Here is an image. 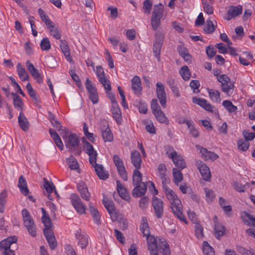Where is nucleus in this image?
<instances>
[{"label": "nucleus", "mask_w": 255, "mask_h": 255, "mask_svg": "<svg viewBox=\"0 0 255 255\" xmlns=\"http://www.w3.org/2000/svg\"><path fill=\"white\" fill-rule=\"evenodd\" d=\"M41 220L44 225V229H43V231L45 230L46 229L51 230V228L52 227L53 225L50 217L47 216V218H45L44 219H42Z\"/></svg>", "instance_id": "63"}, {"label": "nucleus", "mask_w": 255, "mask_h": 255, "mask_svg": "<svg viewBox=\"0 0 255 255\" xmlns=\"http://www.w3.org/2000/svg\"><path fill=\"white\" fill-rule=\"evenodd\" d=\"M67 163L71 170H76L78 169L79 164L76 159L73 156H70V157L67 159Z\"/></svg>", "instance_id": "53"}, {"label": "nucleus", "mask_w": 255, "mask_h": 255, "mask_svg": "<svg viewBox=\"0 0 255 255\" xmlns=\"http://www.w3.org/2000/svg\"><path fill=\"white\" fill-rule=\"evenodd\" d=\"M192 102L207 112L211 113H213L214 112V106H212L206 99L194 97L192 98Z\"/></svg>", "instance_id": "14"}, {"label": "nucleus", "mask_w": 255, "mask_h": 255, "mask_svg": "<svg viewBox=\"0 0 255 255\" xmlns=\"http://www.w3.org/2000/svg\"><path fill=\"white\" fill-rule=\"evenodd\" d=\"M18 186L22 194L26 196L28 194L29 190L27 183L22 175H21L19 178Z\"/></svg>", "instance_id": "38"}, {"label": "nucleus", "mask_w": 255, "mask_h": 255, "mask_svg": "<svg viewBox=\"0 0 255 255\" xmlns=\"http://www.w3.org/2000/svg\"><path fill=\"white\" fill-rule=\"evenodd\" d=\"M156 119L158 122L160 123H163L166 125L169 124V121L165 116L164 113L161 111H159L153 114Z\"/></svg>", "instance_id": "43"}, {"label": "nucleus", "mask_w": 255, "mask_h": 255, "mask_svg": "<svg viewBox=\"0 0 255 255\" xmlns=\"http://www.w3.org/2000/svg\"><path fill=\"white\" fill-rule=\"evenodd\" d=\"M216 26L213 24V22L210 19L207 20L206 24L204 28V30L207 33H212L215 30Z\"/></svg>", "instance_id": "56"}, {"label": "nucleus", "mask_w": 255, "mask_h": 255, "mask_svg": "<svg viewBox=\"0 0 255 255\" xmlns=\"http://www.w3.org/2000/svg\"><path fill=\"white\" fill-rule=\"evenodd\" d=\"M142 174L139 169H134L132 175V184L135 187L132 191L133 197L137 198L145 194L147 190V182H142Z\"/></svg>", "instance_id": "2"}, {"label": "nucleus", "mask_w": 255, "mask_h": 255, "mask_svg": "<svg viewBox=\"0 0 255 255\" xmlns=\"http://www.w3.org/2000/svg\"><path fill=\"white\" fill-rule=\"evenodd\" d=\"M116 184L117 191L121 197L126 201H129L130 199V195L127 192L126 188L122 185L119 180L117 181Z\"/></svg>", "instance_id": "26"}, {"label": "nucleus", "mask_w": 255, "mask_h": 255, "mask_svg": "<svg viewBox=\"0 0 255 255\" xmlns=\"http://www.w3.org/2000/svg\"><path fill=\"white\" fill-rule=\"evenodd\" d=\"M152 205L156 217L161 218L164 214V206L163 201L157 197H153L152 199Z\"/></svg>", "instance_id": "8"}, {"label": "nucleus", "mask_w": 255, "mask_h": 255, "mask_svg": "<svg viewBox=\"0 0 255 255\" xmlns=\"http://www.w3.org/2000/svg\"><path fill=\"white\" fill-rule=\"evenodd\" d=\"M157 250L162 251V253L164 255H170V249L167 242L163 238L158 239Z\"/></svg>", "instance_id": "25"}, {"label": "nucleus", "mask_w": 255, "mask_h": 255, "mask_svg": "<svg viewBox=\"0 0 255 255\" xmlns=\"http://www.w3.org/2000/svg\"><path fill=\"white\" fill-rule=\"evenodd\" d=\"M173 181L176 186H178L180 182L183 180V176L181 170L174 168L172 169Z\"/></svg>", "instance_id": "42"}, {"label": "nucleus", "mask_w": 255, "mask_h": 255, "mask_svg": "<svg viewBox=\"0 0 255 255\" xmlns=\"http://www.w3.org/2000/svg\"><path fill=\"white\" fill-rule=\"evenodd\" d=\"M203 252L205 255H215L213 248H212L207 241L203 243Z\"/></svg>", "instance_id": "51"}, {"label": "nucleus", "mask_w": 255, "mask_h": 255, "mask_svg": "<svg viewBox=\"0 0 255 255\" xmlns=\"http://www.w3.org/2000/svg\"><path fill=\"white\" fill-rule=\"evenodd\" d=\"M77 190L81 197L86 201H89L90 193L88 191L86 184L82 181H80L77 185Z\"/></svg>", "instance_id": "15"}, {"label": "nucleus", "mask_w": 255, "mask_h": 255, "mask_svg": "<svg viewBox=\"0 0 255 255\" xmlns=\"http://www.w3.org/2000/svg\"><path fill=\"white\" fill-rule=\"evenodd\" d=\"M243 135L247 141L252 140L255 137V134L253 132H249V130H244Z\"/></svg>", "instance_id": "64"}, {"label": "nucleus", "mask_w": 255, "mask_h": 255, "mask_svg": "<svg viewBox=\"0 0 255 255\" xmlns=\"http://www.w3.org/2000/svg\"><path fill=\"white\" fill-rule=\"evenodd\" d=\"M130 159L135 169H139L141 167L142 158L140 153L137 150H133L130 153Z\"/></svg>", "instance_id": "18"}, {"label": "nucleus", "mask_w": 255, "mask_h": 255, "mask_svg": "<svg viewBox=\"0 0 255 255\" xmlns=\"http://www.w3.org/2000/svg\"><path fill=\"white\" fill-rule=\"evenodd\" d=\"M18 122L21 129L26 131L29 128V122L22 112H20L18 117Z\"/></svg>", "instance_id": "33"}, {"label": "nucleus", "mask_w": 255, "mask_h": 255, "mask_svg": "<svg viewBox=\"0 0 255 255\" xmlns=\"http://www.w3.org/2000/svg\"><path fill=\"white\" fill-rule=\"evenodd\" d=\"M177 49L179 54L186 62H191L192 57L189 53L188 50L185 47L182 45H180L178 47Z\"/></svg>", "instance_id": "32"}, {"label": "nucleus", "mask_w": 255, "mask_h": 255, "mask_svg": "<svg viewBox=\"0 0 255 255\" xmlns=\"http://www.w3.org/2000/svg\"><path fill=\"white\" fill-rule=\"evenodd\" d=\"M103 203L108 212L115 208L113 201L108 198L104 197Z\"/></svg>", "instance_id": "54"}, {"label": "nucleus", "mask_w": 255, "mask_h": 255, "mask_svg": "<svg viewBox=\"0 0 255 255\" xmlns=\"http://www.w3.org/2000/svg\"><path fill=\"white\" fill-rule=\"evenodd\" d=\"M174 165L179 170H182L187 167L186 162L183 157L180 154H177L173 158H171Z\"/></svg>", "instance_id": "29"}, {"label": "nucleus", "mask_w": 255, "mask_h": 255, "mask_svg": "<svg viewBox=\"0 0 255 255\" xmlns=\"http://www.w3.org/2000/svg\"><path fill=\"white\" fill-rule=\"evenodd\" d=\"M155 38V41L153 43V52L154 56L159 61L161 49L163 42V35L160 32H156Z\"/></svg>", "instance_id": "6"}, {"label": "nucleus", "mask_w": 255, "mask_h": 255, "mask_svg": "<svg viewBox=\"0 0 255 255\" xmlns=\"http://www.w3.org/2000/svg\"><path fill=\"white\" fill-rule=\"evenodd\" d=\"M200 153L202 154V157L205 160L211 159L212 160H216L219 156L215 153L208 151L206 148L201 147Z\"/></svg>", "instance_id": "31"}, {"label": "nucleus", "mask_w": 255, "mask_h": 255, "mask_svg": "<svg viewBox=\"0 0 255 255\" xmlns=\"http://www.w3.org/2000/svg\"><path fill=\"white\" fill-rule=\"evenodd\" d=\"M111 111L113 117L118 124H121L122 122V114L121 110L118 104L112 105Z\"/></svg>", "instance_id": "30"}, {"label": "nucleus", "mask_w": 255, "mask_h": 255, "mask_svg": "<svg viewBox=\"0 0 255 255\" xmlns=\"http://www.w3.org/2000/svg\"><path fill=\"white\" fill-rule=\"evenodd\" d=\"M99 81L104 86L106 90H107V91H111V83L110 81L107 79L106 77L99 79Z\"/></svg>", "instance_id": "59"}, {"label": "nucleus", "mask_w": 255, "mask_h": 255, "mask_svg": "<svg viewBox=\"0 0 255 255\" xmlns=\"http://www.w3.org/2000/svg\"><path fill=\"white\" fill-rule=\"evenodd\" d=\"M164 8L162 4L159 3L154 5L151 17V24L152 29L156 30L160 24V20L162 17Z\"/></svg>", "instance_id": "3"}, {"label": "nucleus", "mask_w": 255, "mask_h": 255, "mask_svg": "<svg viewBox=\"0 0 255 255\" xmlns=\"http://www.w3.org/2000/svg\"><path fill=\"white\" fill-rule=\"evenodd\" d=\"M234 87V84L231 83V82L221 85L222 91L227 94H229V93H230V91L233 90Z\"/></svg>", "instance_id": "62"}, {"label": "nucleus", "mask_w": 255, "mask_h": 255, "mask_svg": "<svg viewBox=\"0 0 255 255\" xmlns=\"http://www.w3.org/2000/svg\"><path fill=\"white\" fill-rule=\"evenodd\" d=\"M158 176L162 180V184L165 185V183L169 181V179L167 176V168L165 164L160 163L159 164L157 169Z\"/></svg>", "instance_id": "21"}, {"label": "nucleus", "mask_w": 255, "mask_h": 255, "mask_svg": "<svg viewBox=\"0 0 255 255\" xmlns=\"http://www.w3.org/2000/svg\"><path fill=\"white\" fill-rule=\"evenodd\" d=\"M222 105L229 113L236 114L237 107L234 106L230 101H223Z\"/></svg>", "instance_id": "46"}, {"label": "nucleus", "mask_w": 255, "mask_h": 255, "mask_svg": "<svg viewBox=\"0 0 255 255\" xmlns=\"http://www.w3.org/2000/svg\"><path fill=\"white\" fill-rule=\"evenodd\" d=\"M49 132L56 146L60 150H63V144L58 133L52 128L49 129Z\"/></svg>", "instance_id": "34"}, {"label": "nucleus", "mask_w": 255, "mask_h": 255, "mask_svg": "<svg viewBox=\"0 0 255 255\" xmlns=\"http://www.w3.org/2000/svg\"><path fill=\"white\" fill-rule=\"evenodd\" d=\"M244 222L248 226H253L255 227V218L249 213H245V217H243Z\"/></svg>", "instance_id": "49"}, {"label": "nucleus", "mask_w": 255, "mask_h": 255, "mask_svg": "<svg viewBox=\"0 0 255 255\" xmlns=\"http://www.w3.org/2000/svg\"><path fill=\"white\" fill-rule=\"evenodd\" d=\"M152 6L151 0H145L143 3V9L144 12L149 14Z\"/></svg>", "instance_id": "58"}, {"label": "nucleus", "mask_w": 255, "mask_h": 255, "mask_svg": "<svg viewBox=\"0 0 255 255\" xmlns=\"http://www.w3.org/2000/svg\"><path fill=\"white\" fill-rule=\"evenodd\" d=\"M196 166L201 175L203 179L205 181H208L211 179V173L209 168L205 163L201 160L196 161Z\"/></svg>", "instance_id": "12"}, {"label": "nucleus", "mask_w": 255, "mask_h": 255, "mask_svg": "<svg viewBox=\"0 0 255 255\" xmlns=\"http://www.w3.org/2000/svg\"><path fill=\"white\" fill-rule=\"evenodd\" d=\"M164 150L166 152V154L167 155L170 159L173 158L178 154L173 147L170 145L165 146Z\"/></svg>", "instance_id": "52"}, {"label": "nucleus", "mask_w": 255, "mask_h": 255, "mask_svg": "<svg viewBox=\"0 0 255 255\" xmlns=\"http://www.w3.org/2000/svg\"><path fill=\"white\" fill-rule=\"evenodd\" d=\"M43 234L48 243L50 248L51 250L55 249L57 244L52 230L46 229L43 231Z\"/></svg>", "instance_id": "16"}, {"label": "nucleus", "mask_w": 255, "mask_h": 255, "mask_svg": "<svg viewBox=\"0 0 255 255\" xmlns=\"http://www.w3.org/2000/svg\"><path fill=\"white\" fill-rule=\"evenodd\" d=\"M70 200L72 205L77 213L82 215L85 214L86 206L77 194L75 193L71 194Z\"/></svg>", "instance_id": "5"}, {"label": "nucleus", "mask_w": 255, "mask_h": 255, "mask_svg": "<svg viewBox=\"0 0 255 255\" xmlns=\"http://www.w3.org/2000/svg\"><path fill=\"white\" fill-rule=\"evenodd\" d=\"M47 27L49 29L51 35L56 39H60L61 38V35L58 29V27L54 22H53L52 24H50L47 26Z\"/></svg>", "instance_id": "40"}, {"label": "nucleus", "mask_w": 255, "mask_h": 255, "mask_svg": "<svg viewBox=\"0 0 255 255\" xmlns=\"http://www.w3.org/2000/svg\"><path fill=\"white\" fill-rule=\"evenodd\" d=\"M65 140L66 146L68 148L75 147L78 146L80 142V139L76 134L71 133L69 136L66 135Z\"/></svg>", "instance_id": "20"}, {"label": "nucleus", "mask_w": 255, "mask_h": 255, "mask_svg": "<svg viewBox=\"0 0 255 255\" xmlns=\"http://www.w3.org/2000/svg\"><path fill=\"white\" fill-rule=\"evenodd\" d=\"M238 148L239 150L242 151H247L250 146V143L246 140H244L243 139H239L237 142Z\"/></svg>", "instance_id": "50"}, {"label": "nucleus", "mask_w": 255, "mask_h": 255, "mask_svg": "<svg viewBox=\"0 0 255 255\" xmlns=\"http://www.w3.org/2000/svg\"><path fill=\"white\" fill-rule=\"evenodd\" d=\"M75 237L77 241V244L82 249H85L89 243V236L80 229L75 233Z\"/></svg>", "instance_id": "11"}, {"label": "nucleus", "mask_w": 255, "mask_h": 255, "mask_svg": "<svg viewBox=\"0 0 255 255\" xmlns=\"http://www.w3.org/2000/svg\"><path fill=\"white\" fill-rule=\"evenodd\" d=\"M15 236L8 237L0 242V249L3 255L9 253V252H14L10 249L11 246L17 241Z\"/></svg>", "instance_id": "9"}, {"label": "nucleus", "mask_w": 255, "mask_h": 255, "mask_svg": "<svg viewBox=\"0 0 255 255\" xmlns=\"http://www.w3.org/2000/svg\"><path fill=\"white\" fill-rule=\"evenodd\" d=\"M195 232L197 238L202 239L203 237V228L200 224H196L195 227Z\"/></svg>", "instance_id": "60"}, {"label": "nucleus", "mask_w": 255, "mask_h": 255, "mask_svg": "<svg viewBox=\"0 0 255 255\" xmlns=\"http://www.w3.org/2000/svg\"><path fill=\"white\" fill-rule=\"evenodd\" d=\"M11 95L13 96V105L15 108H20L22 110L23 104L20 97L15 93H11Z\"/></svg>", "instance_id": "48"}, {"label": "nucleus", "mask_w": 255, "mask_h": 255, "mask_svg": "<svg viewBox=\"0 0 255 255\" xmlns=\"http://www.w3.org/2000/svg\"><path fill=\"white\" fill-rule=\"evenodd\" d=\"M89 205L90 212L93 217L94 223L97 225H100L101 224L100 215L99 211L91 203H89Z\"/></svg>", "instance_id": "37"}, {"label": "nucleus", "mask_w": 255, "mask_h": 255, "mask_svg": "<svg viewBox=\"0 0 255 255\" xmlns=\"http://www.w3.org/2000/svg\"><path fill=\"white\" fill-rule=\"evenodd\" d=\"M113 161L121 178H122L124 180L127 181L128 179V174L124 165L122 159L120 158L119 155H114L113 156Z\"/></svg>", "instance_id": "10"}, {"label": "nucleus", "mask_w": 255, "mask_h": 255, "mask_svg": "<svg viewBox=\"0 0 255 255\" xmlns=\"http://www.w3.org/2000/svg\"><path fill=\"white\" fill-rule=\"evenodd\" d=\"M148 249L150 254H152L157 252V242L158 240L153 236L147 237Z\"/></svg>", "instance_id": "24"}, {"label": "nucleus", "mask_w": 255, "mask_h": 255, "mask_svg": "<svg viewBox=\"0 0 255 255\" xmlns=\"http://www.w3.org/2000/svg\"><path fill=\"white\" fill-rule=\"evenodd\" d=\"M142 223L140 226V230L143 236L148 237L150 235L149 227L145 217H142L141 220Z\"/></svg>", "instance_id": "45"}, {"label": "nucleus", "mask_w": 255, "mask_h": 255, "mask_svg": "<svg viewBox=\"0 0 255 255\" xmlns=\"http://www.w3.org/2000/svg\"><path fill=\"white\" fill-rule=\"evenodd\" d=\"M23 224L29 234L32 237H35L36 231L33 219L31 217L23 219Z\"/></svg>", "instance_id": "17"}, {"label": "nucleus", "mask_w": 255, "mask_h": 255, "mask_svg": "<svg viewBox=\"0 0 255 255\" xmlns=\"http://www.w3.org/2000/svg\"><path fill=\"white\" fill-rule=\"evenodd\" d=\"M180 74L182 78L185 81L189 80L191 77L190 71L187 66H183L181 68Z\"/></svg>", "instance_id": "47"}, {"label": "nucleus", "mask_w": 255, "mask_h": 255, "mask_svg": "<svg viewBox=\"0 0 255 255\" xmlns=\"http://www.w3.org/2000/svg\"><path fill=\"white\" fill-rule=\"evenodd\" d=\"M85 87L88 92L90 100L93 104H97L99 101L97 90L96 87L93 85L92 81L88 78L86 79Z\"/></svg>", "instance_id": "7"}, {"label": "nucleus", "mask_w": 255, "mask_h": 255, "mask_svg": "<svg viewBox=\"0 0 255 255\" xmlns=\"http://www.w3.org/2000/svg\"><path fill=\"white\" fill-rule=\"evenodd\" d=\"M44 184L43 187L47 191V192L49 194L48 195V198L52 200L51 198H50V193H51L53 191H54L55 194L57 195V197H59V195L58 194L56 189L55 187L52 182L48 181L46 179L44 178Z\"/></svg>", "instance_id": "36"}, {"label": "nucleus", "mask_w": 255, "mask_h": 255, "mask_svg": "<svg viewBox=\"0 0 255 255\" xmlns=\"http://www.w3.org/2000/svg\"><path fill=\"white\" fill-rule=\"evenodd\" d=\"M62 52L63 53L66 59L68 61H69L70 63L73 64L74 61L72 60V57L70 55V49L69 46H67L66 47H63L61 48Z\"/></svg>", "instance_id": "61"}, {"label": "nucleus", "mask_w": 255, "mask_h": 255, "mask_svg": "<svg viewBox=\"0 0 255 255\" xmlns=\"http://www.w3.org/2000/svg\"><path fill=\"white\" fill-rule=\"evenodd\" d=\"M163 190L166 198L169 200L171 208L174 214L179 220L187 223L185 216L182 212V204L180 200L175 193L167 185H163Z\"/></svg>", "instance_id": "1"}, {"label": "nucleus", "mask_w": 255, "mask_h": 255, "mask_svg": "<svg viewBox=\"0 0 255 255\" xmlns=\"http://www.w3.org/2000/svg\"><path fill=\"white\" fill-rule=\"evenodd\" d=\"M91 165L94 167L95 171L100 179L106 180L109 177V173L104 170V167L102 164L95 162V164Z\"/></svg>", "instance_id": "23"}, {"label": "nucleus", "mask_w": 255, "mask_h": 255, "mask_svg": "<svg viewBox=\"0 0 255 255\" xmlns=\"http://www.w3.org/2000/svg\"><path fill=\"white\" fill-rule=\"evenodd\" d=\"M83 142V149L86 153L89 156V162L90 164H95L97 162L98 153L95 150L93 146L87 141L84 137L82 138Z\"/></svg>", "instance_id": "4"}, {"label": "nucleus", "mask_w": 255, "mask_h": 255, "mask_svg": "<svg viewBox=\"0 0 255 255\" xmlns=\"http://www.w3.org/2000/svg\"><path fill=\"white\" fill-rule=\"evenodd\" d=\"M41 50L48 51L51 48V44L49 39L47 37L43 38L40 43Z\"/></svg>", "instance_id": "55"}, {"label": "nucleus", "mask_w": 255, "mask_h": 255, "mask_svg": "<svg viewBox=\"0 0 255 255\" xmlns=\"http://www.w3.org/2000/svg\"><path fill=\"white\" fill-rule=\"evenodd\" d=\"M51 124L57 129V130L59 132L63 139H65L67 133V130H66V128H63L61 125L60 122L58 120H56L52 122Z\"/></svg>", "instance_id": "39"}, {"label": "nucleus", "mask_w": 255, "mask_h": 255, "mask_svg": "<svg viewBox=\"0 0 255 255\" xmlns=\"http://www.w3.org/2000/svg\"><path fill=\"white\" fill-rule=\"evenodd\" d=\"M225 227L219 223H216L214 227L215 236L218 239L224 235L225 232Z\"/></svg>", "instance_id": "44"}, {"label": "nucleus", "mask_w": 255, "mask_h": 255, "mask_svg": "<svg viewBox=\"0 0 255 255\" xmlns=\"http://www.w3.org/2000/svg\"><path fill=\"white\" fill-rule=\"evenodd\" d=\"M242 6L241 5L231 6L228 11L226 19L230 20L232 18L240 15L242 14Z\"/></svg>", "instance_id": "22"}, {"label": "nucleus", "mask_w": 255, "mask_h": 255, "mask_svg": "<svg viewBox=\"0 0 255 255\" xmlns=\"http://www.w3.org/2000/svg\"><path fill=\"white\" fill-rule=\"evenodd\" d=\"M156 86L157 97L159 100L161 106L163 108H165L166 103V94L164 90V86L162 83L157 82L156 84Z\"/></svg>", "instance_id": "13"}, {"label": "nucleus", "mask_w": 255, "mask_h": 255, "mask_svg": "<svg viewBox=\"0 0 255 255\" xmlns=\"http://www.w3.org/2000/svg\"><path fill=\"white\" fill-rule=\"evenodd\" d=\"M46 63L50 68H55L57 66L56 58L52 56H48L46 57Z\"/></svg>", "instance_id": "57"}, {"label": "nucleus", "mask_w": 255, "mask_h": 255, "mask_svg": "<svg viewBox=\"0 0 255 255\" xmlns=\"http://www.w3.org/2000/svg\"><path fill=\"white\" fill-rule=\"evenodd\" d=\"M17 72L19 78L22 81H25L28 80L29 76L26 72L25 68L20 63H18L16 66Z\"/></svg>", "instance_id": "41"}, {"label": "nucleus", "mask_w": 255, "mask_h": 255, "mask_svg": "<svg viewBox=\"0 0 255 255\" xmlns=\"http://www.w3.org/2000/svg\"><path fill=\"white\" fill-rule=\"evenodd\" d=\"M182 123L187 125L189 132L193 137H198L199 136V132L195 128L194 124L192 121L183 119Z\"/></svg>", "instance_id": "28"}, {"label": "nucleus", "mask_w": 255, "mask_h": 255, "mask_svg": "<svg viewBox=\"0 0 255 255\" xmlns=\"http://www.w3.org/2000/svg\"><path fill=\"white\" fill-rule=\"evenodd\" d=\"M131 88L135 94H140L142 90L141 81L138 76H135L131 79Z\"/></svg>", "instance_id": "27"}, {"label": "nucleus", "mask_w": 255, "mask_h": 255, "mask_svg": "<svg viewBox=\"0 0 255 255\" xmlns=\"http://www.w3.org/2000/svg\"><path fill=\"white\" fill-rule=\"evenodd\" d=\"M104 125L103 127H100L102 132V135L105 142L112 141L113 140V135L109 128L108 123L106 122H104Z\"/></svg>", "instance_id": "19"}, {"label": "nucleus", "mask_w": 255, "mask_h": 255, "mask_svg": "<svg viewBox=\"0 0 255 255\" xmlns=\"http://www.w3.org/2000/svg\"><path fill=\"white\" fill-rule=\"evenodd\" d=\"M210 99L213 102L219 103L221 101L220 93L219 91L213 89H207Z\"/></svg>", "instance_id": "35"}]
</instances>
